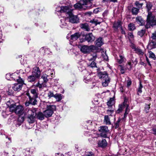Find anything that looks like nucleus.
<instances>
[{
    "label": "nucleus",
    "instance_id": "1",
    "mask_svg": "<svg viewBox=\"0 0 156 156\" xmlns=\"http://www.w3.org/2000/svg\"><path fill=\"white\" fill-rule=\"evenodd\" d=\"M37 109L36 108L28 110L27 114L28 115V121L29 123H33L34 119L35 118L40 120H43L44 119V114L41 112L37 113Z\"/></svg>",
    "mask_w": 156,
    "mask_h": 156
},
{
    "label": "nucleus",
    "instance_id": "2",
    "mask_svg": "<svg viewBox=\"0 0 156 156\" xmlns=\"http://www.w3.org/2000/svg\"><path fill=\"white\" fill-rule=\"evenodd\" d=\"M44 104L46 106L47 108L46 110L44 111L45 117L48 118L51 116L56 109L55 106L49 102H44Z\"/></svg>",
    "mask_w": 156,
    "mask_h": 156
},
{
    "label": "nucleus",
    "instance_id": "3",
    "mask_svg": "<svg viewBox=\"0 0 156 156\" xmlns=\"http://www.w3.org/2000/svg\"><path fill=\"white\" fill-rule=\"evenodd\" d=\"M9 106L10 112H14L19 115H21L23 113V108L21 105H16L15 104H12Z\"/></svg>",
    "mask_w": 156,
    "mask_h": 156
},
{
    "label": "nucleus",
    "instance_id": "4",
    "mask_svg": "<svg viewBox=\"0 0 156 156\" xmlns=\"http://www.w3.org/2000/svg\"><path fill=\"white\" fill-rule=\"evenodd\" d=\"M156 25V18L151 12H149L147 16V23L145 26V28L148 29L151 26Z\"/></svg>",
    "mask_w": 156,
    "mask_h": 156
},
{
    "label": "nucleus",
    "instance_id": "5",
    "mask_svg": "<svg viewBox=\"0 0 156 156\" xmlns=\"http://www.w3.org/2000/svg\"><path fill=\"white\" fill-rule=\"evenodd\" d=\"M125 108L126 109L124 114V117L128 114L130 110L129 102H128L127 99H125L122 104L119 105V108L116 111V112L118 113H119Z\"/></svg>",
    "mask_w": 156,
    "mask_h": 156
},
{
    "label": "nucleus",
    "instance_id": "6",
    "mask_svg": "<svg viewBox=\"0 0 156 156\" xmlns=\"http://www.w3.org/2000/svg\"><path fill=\"white\" fill-rule=\"evenodd\" d=\"M92 6V4L90 3V2H86L85 0H80L79 2L74 5L75 9H80L83 8L84 9H85L84 7L90 8Z\"/></svg>",
    "mask_w": 156,
    "mask_h": 156
},
{
    "label": "nucleus",
    "instance_id": "7",
    "mask_svg": "<svg viewBox=\"0 0 156 156\" xmlns=\"http://www.w3.org/2000/svg\"><path fill=\"white\" fill-rule=\"evenodd\" d=\"M92 6V4L90 3V2H86L85 0H80L79 2L74 5L75 9H80L83 8L84 9H85L84 7L90 8Z\"/></svg>",
    "mask_w": 156,
    "mask_h": 156
},
{
    "label": "nucleus",
    "instance_id": "8",
    "mask_svg": "<svg viewBox=\"0 0 156 156\" xmlns=\"http://www.w3.org/2000/svg\"><path fill=\"white\" fill-rule=\"evenodd\" d=\"M80 51L84 54H87L95 49L96 47L93 45L87 46L83 45L79 47Z\"/></svg>",
    "mask_w": 156,
    "mask_h": 156
},
{
    "label": "nucleus",
    "instance_id": "9",
    "mask_svg": "<svg viewBox=\"0 0 156 156\" xmlns=\"http://www.w3.org/2000/svg\"><path fill=\"white\" fill-rule=\"evenodd\" d=\"M17 81L18 83H15L12 87L15 91H19L21 90L23 85L25 83L24 80L20 77L17 79Z\"/></svg>",
    "mask_w": 156,
    "mask_h": 156
},
{
    "label": "nucleus",
    "instance_id": "10",
    "mask_svg": "<svg viewBox=\"0 0 156 156\" xmlns=\"http://www.w3.org/2000/svg\"><path fill=\"white\" fill-rule=\"evenodd\" d=\"M83 39H80V42H83L85 41L91 43L94 41L95 39V37L93 36L92 33H88L84 36Z\"/></svg>",
    "mask_w": 156,
    "mask_h": 156
},
{
    "label": "nucleus",
    "instance_id": "11",
    "mask_svg": "<svg viewBox=\"0 0 156 156\" xmlns=\"http://www.w3.org/2000/svg\"><path fill=\"white\" fill-rule=\"evenodd\" d=\"M59 12L61 13H65L67 16L68 15H71L73 11V9L69 6H62L60 8Z\"/></svg>",
    "mask_w": 156,
    "mask_h": 156
},
{
    "label": "nucleus",
    "instance_id": "12",
    "mask_svg": "<svg viewBox=\"0 0 156 156\" xmlns=\"http://www.w3.org/2000/svg\"><path fill=\"white\" fill-rule=\"evenodd\" d=\"M101 136L104 138L107 137V133L108 132V127L106 126H102L98 128Z\"/></svg>",
    "mask_w": 156,
    "mask_h": 156
},
{
    "label": "nucleus",
    "instance_id": "13",
    "mask_svg": "<svg viewBox=\"0 0 156 156\" xmlns=\"http://www.w3.org/2000/svg\"><path fill=\"white\" fill-rule=\"evenodd\" d=\"M35 97H30V98L28 101H26L25 103V105L26 107L29 106L30 105H36L37 103V98Z\"/></svg>",
    "mask_w": 156,
    "mask_h": 156
},
{
    "label": "nucleus",
    "instance_id": "14",
    "mask_svg": "<svg viewBox=\"0 0 156 156\" xmlns=\"http://www.w3.org/2000/svg\"><path fill=\"white\" fill-rule=\"evenodd\" d=\"M67 17L69 18L70 22L72 23H77L78 22L79 19L77 16L73 15L72 12V14L68 15Z\"/></svg>",
    "mask_w": 156,
    "mask_h": 156
},
{
    "label": "nucleus",
    "instance_id": "15",
    "mask_svg": "<svg viewBox=\"0 0 156 156\" xmlns=\"http://www.w3.org/2000/svg\"><path fill=\"white\" fill-rule=\"evenodd\" d=\"M32 73V74L35 76L37 78L39 77L41 74L39 68L37 66L34 67L33 68Z\"/></svg>",
    "mask_w": 156,
    "mask_h": 156
},
{
    "label": "nucleus",
    "instance_id": "16",
    "mask_svg": "<svg viewBox=\"0 0 156 156\" xmlns=\"http://www.w3.org/2000/svg\"><path fill=\"white\" fill-rule=\"evenodd\" d=\"M93 74L88 73L84 77L83 81L86 83H90L92 80V77L93 76Z\"/></svg>",
    "mask_w": 156,
    "mask_h": 156
},
{
    "label": "nucleus",
    "instance_id": "17",
    "mask_svg": "<svg viewBox=\"0 0 156 156\" xmlns=\"http://www.w3.org/2000/svg\"><path fill=\"white\" fill-rule=\"evenodd\" d=\"M104 76L103 77V79H104V81H101L102 83L103 86L106 87L108 86L110 82V79L108 74L105 75H104Z\"/></svg>",
    "mask_w": 156,
    "mask_h": 156
},
{
    "label": "nucleus",
    "instance_id": "18",
    "mask_svg": "<svg viewBox=\"0 0 156 156\" xmlns=\"http://www.w3.org/2000/svg\"><path fill=\"white\" fill-rule=\"evenodd\" d=\"M97 73L98 76L101 81H104V79H103V77H104V75H105L107 74V73L105 71L103 72H100V71L99 69H97Z\"/></svg>",
    "mask_w": 156,
    "mask_h": 156
},
{
    "label": "nucleus",
    "instance_id": "19",
    "mask_svg": "<svg viewBox=\"0 0 156 156\" xmlns=\"http://www.w3.org/2000/svg\"><path fill=\"white\" fill-rule=\"evenodd\" d=\"M136 21L140 26H143L145 24V21L141 16H137L136 18Z\"/></svg>",
    "mask_w": 156,
    "mask_h": 156
},
{
    "label": "nucleus",
    "instance_id": "20",
    "mask_svg": "<svg viewBox=\"0 0 156 156\" xmlns=\"http://www.w3.org/2000/svg\"><path fill=\"white\" fill-rule=\"evenodd\" d=\"M103 21L102 19L99 18L98 19H94L90 21V23L94 24L95 25L98 24H100Z\"/></svg>",
    "mask_w": 156,
    "mask_h": 156
},
{
    "label": "nucleus",
    "instance_id": "21",
    "mask_svg": "<svg viewBox=\"0 0 156 156\" xmlns=\"http://www.w3.org/2000/svg\"><path fill=\"white\" fill-rule=\"evenodd\" d=\"M80 27L82 29L87 31H89L90 30V27L87 23L80 24Z\"/></svg>",
    "mask_w": 156,
    "mask_h": 156
},
{
    "label": "nucleus",
    "instance_id": "22",
    "mask_svg": "<svg viewBox=\"0 0 156 156\" xmlns=\"http://www.w3.org/2000/svg\"><path fill=\"white\" fill-rule=\"evenodd\" d=\"M99 147H104L107 145V143L106 140L105 139H103L101 141H99L98 143Z\"/></svg>",
    "mask_w": 156,
    "mask_h": 156
},
{
    "label": "nucleus",
    "instance_id": "23",
    "mask_svg": "<svg viewBox=\"0 0 156 156\" xmlns=\"http://www.w3.org/2000/svg\"><path fill=\"white\" fill-rule=\"evenodd\" d=\"M96 45L97 47H100L103 44L102 39L101 37H99L95 41Z\"/></svg>",
    "mask_w": 156,
    "mask_h": 156
},
{
    "label": "nucleus",
    "instance_id": "24",
    "mask_svg": "<svg viewBox=\"0 0 156 156\" xmlns=\"http://www.w3.org/2000/svg\"><path fill=\"white\" fill-rule=\"evenodd\" d=\"M80 35L79 33H76L71 35V39L73 41H75L80 37Z\"/></svg>",
    "mask_w": 156,
    "mask_h": 156
},
{
    "label": "nucleus",
    "instance_id": "25",
    "mask_svg": "<svg viewBox=\"0 0 156 156\" xmlns=\"http://www.w3.org/2000/svg\"><path fill=\"white\" fill-rule=\"evenodd\" d=\"M30 92L31 94L33 95L32 97L38 98V90L37 88L31 89L30 90Z\"/></svg>",
    "mask_w": 156,
    "mask_h": 156
},
{
    "label": "nucleus",
    "instance_id": "26",
    "mask_svg": "<svg viewBox=\"0 0 156 156\" xmlns=\"http://www.w3.org/2000/svg\"><path fill=\"white\" fill-rule=\"evenodd\" d=\"M36 76L32 74L31 75L29 76L27 78V80L29 82H34L36 78H37Z\"/></svg>",
    "mask_w": 156,
    "mask_h": 156
},
{
    "label": "nucleus",
    "instance_id": "27",
    "mask_svg": "<svg viewBox=\"0 0 156 156\" xmlns=\"http://www.w3.org/2000/svg\"><path fill=\"white\" fill-rule=\"evenodd\" d=\"M122 23L120 21H118L117 22H115L113 24V27L117 29L118 28L122 27Z\"/></svg>",
    "mask_w": 156,
    "mask_h": 156
},
{
    "label": "nucleus",
    "instance_id": "28",
    "mask_svg": "<svg viewBox=\"0 0 156 156\" xmlns=\"http://www.w3.org/2000/svg\"><path fill=\"white\" fill-rule=\"evenodd\" d=\"M104 122L107 125H110L111 124L110 118L108 115H105L104 116Z\"/></svg>",
    "mask_w": 156,
    "mask_h": 156
},
{
    "label": "nucleus",
    "instance_id": "29",
    "mask_svg": "<svg viewBox=\"0 0 156 156\" xmlns=\"http://www.w3.org/2000/svg\"><path fill=\"white\" fill-rule=\"evenodd\" d=\"M126 61V59L124 56L121 55H120L119 58L117 59V62L119 64H121L123 62H125Z\"/></svg>",
    "mask_w": 156,
    "mask_h": 156
},
{
    "label": "nucleus",
    "instance_id": "30",
    "mask_svg": "<svg viewBox=\"0 0 156 156\" xmlns=\"http://www.w3.org/2000/svg\"><path fill=\"white\" fill-rule=\"evenodd\" d=\"M128 29L130 31H133L136 29V27L133 23H130L128 25Z\"/></svg>",
    "mask_w": 156,
    "mask_h": 156
},
{
    "label": "nucleus",
    "instance_id": "31",
    "mask_svg": "<svg viewBox=\"0 0 156 156\" xmlns=\"http://www.w3.org/2000/svg\"><path fill=\"white\" fill-rule=\"evenodd\" d=\"M54 98L57 101H59L62 99V95L60 94H56L54 95Z\"/></svg>",
    "mask_w": 156,
    "mask_h": 156
},
{
    "label": "nucleus",
    "instance_id": "32",
    "mask_svg": "<svg viewBox=\"0 0 156 156\" xmlns=\"http://www.w3.org/2000/svg\"><path fill=\"white\" fill-rule=\"evenodd\" d=\"M139 9L135 7H133L132 9V12L133 15H136L138 13Z\"/></svg>",
    "mask_w": 156,
    "mask_h": 156
},
{
    "label": "nucleus",
    "instance_id": "33",
    "mask_svg": "<svg viewBox=\"0 0 156 156\" xmlns=\"http://www.w3.org/2000/svg\"><path fill=\"white\" fill-rule=\"evenodd\" d=\"M133 64V62L131 61H129L126 64V68L129 70H130L132 68Z\"/></svg>",
    "mask_w": 156,
    "mask_h": 156
},
{
    "label": "nucleus",
    "instance_id": "34",
    "mask_svg": "<svg viewBox=\"0 0 156 156\" xmlns=\"http://www.w3.org/2000/svg\"><path fill=\"white\" fill-rule=\"evenodd\" d=\"M145 32L146 30L144 29L139 31L138 32L137 34L141 37H142L144 35Z\"/></svg>",
    "mask_w": 156,
    "mask_h": 156
},
{
    "label": "nucleus",
    "instance_id": "35",
    "mask_svg": "<svg viewBox=\"0 0 156 156\" xmlns=\"http://www.w3.org/2000/svg\"><path fill=\"white\" fill-rule=\"evenodd\" d=\"M49 49L48 48H46L45 47H43L41 48L40 50L39 51L42 53H48L47 52V51H48Z\"/></svg>",
    "mask_w": 156,
    "mask_h": 156
},
{
    "label": "nucleus",
    "instance_id": "36",
    "mask_svg": "<svg viewBox=\"0 0 156 156\" xmlns=\"http://www.w3.org/2000/svg\"><path fill=\"white\" fill-rule=\"evenodd\" d=\"M114 102V99L111 98H110L109 101L107 102V105L108 106L113 105Z\"/></svg>",
    "mask_w": 156,
    "mask_h": 156
},
{
    "label": "nucleus",
    "instance_id": "37",
    "mask_svg": "<svg viewBox=\"0 0 156 156\" xmlns=\"http://www.w3.org/2000/svg\"><path fill=\"white\" fill-rule=\"evenodd\" d=\"M135 4L136 6L138 8V9H140L142 8L143 4V3H140L139 2L136 1L135 2Z\"/></svg>",
    "mask_w": 156,
    "mask_h": 156
},
{
    "label": "nucleus",
    "instance_id": "38",
    "mask_svg": "<svg viewBox=\"0 0 156 156\" xmlns=\"http://www.w3.org/2000/svg\"><path fill=\"white\" fill-rule=\"evenodd\" d=\"M152 7V5L151 3L150 2L147 3L146 4V8L147 9L148 13L150 12L149 11L151 9Z\"/></svg>",
    "mask_w": 156,
    "mask_h": 156
},
{
    "label": "nucleus",
    "instance_id": "39",
    "mask_svg": "<svg viewBox=\"0 0 156 156\" xmlns=\"http://www.w3.org/2000/svg\"><path fill=\"white\" fill-rule=\"evenodd\" d=\"M48 75H46V74H43L41 78L43 79V80L44 82L46 83L48 81V79H47V77Z\"/></svg>",
    "mask_w": 156,
    "mask_h": 156
},
{
    "label": "nucleus",
    "instance_id": "40",
    "mask_svg": "<svg viewBox=\"0 0 156 156\" xmlns=\"http://www.w3.org/2000/svg\"><path fill=\"white\" fill-rule=\"evenodd\" d=\"M135 51L139 55H143L144 54V53L142 51L138 48H135Z\"/></svg>",
    "mask_w": 156,
    "mask_h": 156
},
{
    "label": "nucleus",
    "instance_id": "41",
    "mask_svg": "<svg viewBox=\"0 0 156 156\" xmlns=\"http://www.w3.org/2000/svg\"><path fill=\"white\" fill-rule=\"evenodd\" d=\"M91 57L90 59L91 60L94 61L96 59L97 56L96 53H94L91 55Z\"/></svg>",
    "mask_w": 156,
    "mask_h": 156
},
{
    "label": "nucleus",
    "instance_id": "42",
    "mask_svg": "<svg viewBox=\"0 0 156 156\" xmlns=\"http://www.w3.org/2000/svg\"><path fill=\"white\" fill-rule=\"evenodd\" d=\"M121 120V118H119L118 120L115 123V125H114V126L115 129H116L119 126V123Z\"/></svg>",
    "mask_w": 156,
    "mask_h": 156
},
{
    "label": "nucleus",
    "instance_id": "43",
    "mask_svg": "<svg viewBox=\"0 0 156 156\" xmlns=\"http://www.w3.org/2000/svg\"><path fill=\"white\" fill-rule=\"evenodd\" d=\"M149 58H152L155 59V56L154 53L152 51H149Z\"/></svg>",
    "mask_w": 156,
    "mask_h": 156
},
{
    "label": "nucleus",
    "instance_id": "44",
    "mask_svg": "<svg viewBox=\"0 0 156 156\" xmlns=\"http://www.w3.org/2000/svg\"><path fill=\"white\" fill-rule=\"evenodd\" d=\"M115 109L112 108V110L108 109L107 111V113L110 116H112L111 114H112L114 112Z\"/></svg>",
    "mask_w": 156,
    "mask_h": 156
},
{
    "label": "nucleus",
    "instance_id": "45",
    "mask_svg": "<svg viewBox=\"0 0 156 156\" xmlns=\"http://www.w3.org/2000/svg\"><path fill=\"white\" fill-rule=\"evenodd\" d=\"M143 87V86L141 84V83H140V86L138 88V90H137V94L138 95H139V94H141L142 92V88Z\"/></svg>",
    "mask_w": 156,
    "mask_h": 156
},
{
    "label": "nucleus",
    "instance_id": "46",
    "mask_svg": "<svg viewBox=\"0 0 156 156\" xmlns=\"http://www.w3.org/2000/svg\"><path fill=\"white\" fill-rule=\"evenodd\" d=\"M155 45L156 43L154 41H152L149 42L148 44V47H150L151 48H152L153 47L155 46Z\"/></svg>",
    "mask_w": 156,
    "mask_h": 156
},
{
    "label": "nucleus",
    "instance_id": "47",
    "mask_svg": "<svg viewBox=\"0 0 156 156\" xmlns=\"http://www.w3.org/2000/svg\"><path fill=\"white\" fill-rule=\"evenodd\" d=\"M35 86L41 89L43 87H45V85L44 84H40L39 83V82H38L35 85Z\"/></svg>",
    "mask_w": 156,
    "mask_h": 156
},
{
    "label": "nucleus",
    "instance_id": "48",
    "mask_svg": "<svg viewBox=\"0 0 156 156\" xmlns=\"http://www.w3.org/2000/svg\"><path fill=\"white\" fill-rule=\"evenodd\" d=\"M151 104L149 105H146L145 107V111L146 113H147L149 112V110L150 108V105Z\"/></svg>",
    "mask_w": 156,
    "mask_h": 156
},
{
    "label": "nucleus",
    "instance_id": "49",
    "mask_svg": "<svg viewBox=\"0 0 156 156\" xmlns=\"http://www.w3.org/2000/svg\"><path fill=\"white\" fill-rule=\"evenodd\" d=\"M24 120V118L23 117L20 116L18 119V121L20 122L19 125H20L21 123L23 122Z\"/></svg>",
    "mask_w": 156,
    "mask_h": 156
},
{
    "label": "nucleus",
    "instance_id": "50",
    "mask_svg": "<svg viewBox=\"0 0 156 156\" xmlns=\"http://www.w3.org/2000/svg\"><path fill=\"white\" fill-rule=\"evenodd\" d=\"M88 66H89L92 68L96 67V63L94 61L92 62Z\"/></svg>",
    "mask_w": 156,
    "mask_h": 156
},
{
    "label": "nucleus",
    "instance_id": "51",
    "mask_svg": "<svg viewBox=\"0 0 156 156\" xmlns=\"http://www.w3.org/2000/svg\"><path fill=\"white\" fill-rule=\"evenodd\" d=\"M119 67H120V71L121 73L122 74L124 73H125V71L124 67L122 65H120Z\"/></svg>",
    "mask_w": 156,
    "mask_h": 156
},
{
    "label": "nucleus",
    "instance_id": "52",
    "mask_svg": "<svg viewBox=\"0 0 156 156\" xmlns=\"http://www.w3.org/2000/svg\"><path fill=\"white\" fill-rule=\"evenodd\" d=\"M85 156H94V154L92 152H86Z\"/></svg>",
    "mask_w": 156,
    "mask_h": 156
},
{
    "label": "nucleus",
    "instance_id": "53",
    "mask_svg": "<svg viewBox=\"0 0 156 156\" xmlns=\"http://www.w3.org/2000/svg\"><path fill=\"white\" fill-rule=\"evenodd\" d=\"M54 95H55L52 92H51V91H49L48 94V97H49L50 98L52 97H54Z\"/></svg>",
    "mask_w": 156,
    "mask_h": 156
},
{
    "label": "nucleus",
    "instance_id": "54",
    "mask_svg": "<svg viewBox=\"0 0 156 156\" xmlns=\"http://www.w3.org/2000/svg\"><path fill=\"white\" fill-rule=\"evenodd\" d=\"M151 37L153 39H156V31L152 34Z\"/></svg>",
    "mask_w": 156,
    "mask_h": 156
},
{
    "label": "nucleus",
    "instance_id": "55",
    "mask_svg": "<svg viewBox=\"0 0 156 156\" xmlns=\"http://www.w3.org/2000/svg\"><path fill=\"white\" fill-rule=\"evenodd\" d=\"M102 56L105 60L106 61L108 60V56H107V55L106 54V53H105V54L103 55Z\"/></svg>",
    "mask_w": 156,
    "mask_h": 156
},
{
    "label": "nucleus",
    "instance_id": "56",
    "mask_svg": "<svg viewBox=\"0 0 156 156\" xmlns=\"http://www.w3.org/2000/svg\"><path fill=\"white\" fill-rule=\"evenodd\" d=\"M99 12V9L98 8H96L94 10L93 12L95 13H98Z\"/></svg>",
    "mask_w": 156,
    "mask_h": 156
},
{
    "label": "nucleus",
    "instance_id": "57",
    "mask_svg": "<svg viewBox=\"0 0 156 156\" xmlns=\"http://www.w3.org/2000/svg\"><path fill=\"white\" fill-rule=\"evenodd\" d=\"M108 109L112 110V108L115 109V106H108Z\"/></svg>",
    "mask_w": 156,
    "mask_h": 156
},
{
    "label": "nucleus",
    "instance_id": "58",
    "mask_svg": "<svg viewBox=\"0 0 156 156\" xmlns=\"http://www.w3.org/2000/svg\"><path fill=\"white\" fill-rule=\"evenodd\" d=\"M131 84V82L130 80H128L127 82V87L129 86Z\"/></svg>",
    "mask_w": 156,
    "mask_h": 156
},
{
    "label": "nucleus",
    "instance_id": "59",
    "mask_svg": "<svg viewBox=\"0 0 156 156\" xmlns=\"http://www.w3.org/2000/svg\"><path fill=\"white\" fill-rule=\"evenodd\" d=\"M129 36L131 38L133 37V33L131 32H130L129 33Z\"/></svg>",
    "mask_w": 156,
    "mask_h": 156
},
{
    "label": "nucleus",
    "instance_id": "60",
    "mask_svg": "<svg viewBox=\"0 0 156 156\" xmlns=\"http://www.w3.org/2000/svg\"><path fill=\"white\" fill-rule=\"evenodd\" d=\"M152 131L153 132V133L156 135V128H153L152 129Z\"/></svg>",
    "mask_w": 156,
    "mask_h": 156
},
{
    "label": "nucleus",
    "instance_id": "61",
    "mask_svg": "<svg viewBox=\"0 0 156 156\" xmlns=\"http://www.w3.org/2000/svg\"><path fill=\"white\" fill-rule=\"evenodd\" d=\"M60 21H61V23H62V25H66V23L64 22V19H61Z\"/></svg>",
    "mask_w": 156,
    "mask_h": 156
},
{
    "label": "nucleus",
    "instance_id": "62",
    "mask_svg": "<svg viewBox=\"0 0 156 156\" xmlns=\"http://www.w3.org/2000/svg\"><path fill=\"white\" fill-rule=\"evenodd\" d=\"M106 2H117V0H107Z\"/></svg>",
    "mask_w": 156,
    "mask_h": 156
},
{
    "label": "nucleus",
    "instance_id": "63",
    "mask_svg": "<svg viewBox=\"0 0 156 156\" xmlns=\"http://www.w3.org/2000/svg\"><path fill=\"white\" fill-rule=\"evenodd\" d=\"M121 32L122 34H125V32L124 30L123 29V28L121 27Z\"/></svg>",
    "mask_w": 156,
    "mask_h": 156
},
{
    "label": "nucleus",
    "instance_id": "64",
    "mask_svg": "<svg viewBox=\"0 0 156 156\" xmlns=\"http://www.w3.org/2000/svg\"><path fill=\"white\" fill-rule=\"evenodd\" d=\"M108 13V11L106 10L103 13V15L104 16H106L107 15Z\"/></svg>",
    "mask_w": 156,
    "mask_h": 156
}]
</instances>
